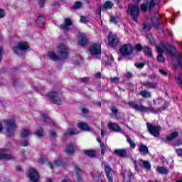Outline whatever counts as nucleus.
<instances>
[{
  "instance_id": "72a5a7b5",
  "label": "nucleus",
  "mask_w": 182,
  "mask_h": 182,
  "mask_svg": "<svg viewBox=\"0 0 182 182\" xmlns=\"http://www.w3.org/2000/svg\"><path fill=\"white\" fill-rule=\"evenodd\" d=\"M177 137H178V132H172L170 135L166 136V140H168V141H173V140H175Z\"/></svg>"
},
{
  "instance_id": "680f3d73",
  "label": "nucleus",
  "mask_w": 182,
  "mask_h": 182,
  "mask_svg": "<svg viewBox=\"0 0 182 182\" xmlns=\"http://www.w3.org/2000/svg\"><path fill=\"white\" fill-rule=\"evenodd\" d=\"M159 72L161 73V75H164V76H167V72L163 69H159Z\"/></svg>"
},
{
  "instance_id": "cd10ccee",
  "label": "nucleus",
  "mask_w": 182,
  "mask_h": 182,
  "mask_svg": "<svg viewBox=\"0 0 182 182\" xmlns=\"http://www.w3.org/2000/svg\"><path fill=\"white\" fill-rule=\"evenodd\" d=\"M65 154L67 156H73L75 154V146L73 144L66 146Z\"/></svg>"
},
{
  "instance_id": "f3484780",
  "label": "nucleus",
  "mask_w": 182,
  "mask_h": 182,
  "mask_svg": "<svg viewBox=\"0 0 182 182\" xmlns=\"http://www.w3.org/2000/svg\"><path fill=\"white\" fill-rule=\"evenodd\" d=\"M87 42H89V39H87L86 34H80L78 36V43L81 46H86V45H87Z\"/></svg>"
},
{
  "instance_id": "b1692460",
  "label": "nucleus",
  "mask_w": 182,
  "mask_h": 182,
  "mask_svg": "<svg viewBox=\"0 0 182 182\" xmlns=\"http://www.w3.org/2000/svg\"><path fill=\"white\" fill-rule=\"evenodd\" d=\"M139 164H140V166H141L143 168H146V170L151 169V164H150V162L149 161L140 159L139 161Z\"/></svg>"
},
{
  "instance_id": "9b49d317",
  "label": "nucleus",
  "mask_w": 182,
  "mask_h": 182,
  "mask_svg": "<svg viewBox=\"0 0 182 182\" xmlns=\"http://www.w3.org/2000/svg\"><path fill=\"white\" fill-rule=\"evenodd\" d=\"M161 0H152L149 3L146 2L141 5V10L144 11V12H146L147 11V8L149 11H151L156 5H159L160 4Z\"/></svg>"
},
{
  "instance_id": "58836bf2",
  "label": "nucleus",
  "mask_w": 182,
  "mask_h": 182,
  "mask_svg": "<svg viewBox=\"0 0 182 182\" xmlns=\"http://www.w3.org/2000/svg\"><path fill=\"white\" fill-rule=\"evenodd\" d=\"M156 171L160 174H167V173H168V170H167V168L161 166H157Z\"/></svg>"
},
{
  "instance_id": "2eb2a0df",
  "label": "nucleus",
  "mask_w": 182,
  "mask_h": 182,
  "mask_svg": "<svg viewBox=\"0 0 182 182\" xmlns=\"http://www.w3.org/2000/svg\"><path fill=\"white\" fill-rule=\"evenodd\" d=\"M72 25H73L72 20L69 18H64V24L60 26V28L63 31H69V26H72Z\"/></svg>"
},
{
  "instance_id": "c03bdc74",
  "label": "nucleus",
  "mask_w": 182,
  "mask_h": 182,
  "mask_svg": "<svg viewBox=\"0 0 182 182\" xmlns=\"http://www.w3.org/2000/svg\"><path fill=\"white\" fill-rule=\"evenodd\" d=\"M80 22H81V23H87V22H89V20H87V17L81 16L80 17Z\"/></svg>"
},
{
  "instance_id": "4d7b16f0",
  "label": "nucleus",
  "mask_w": 182,
  "mask_h": 182,
  "mask_svg": "<svg viewBox=\"0 0 182 182\" xmlns=\"http://www.w3.org/2000/svg\"><path fill=\"white\" fill-rule=\"evenodd\" d=\"M111 82H113L114 83H119V77H114L110 78Z\"/></svg>"
},
{
  "instance_id": "423d86ee",
  "label": "nucleus",
  "mask_w": 182,
  "mask_h": 182,
  "mask_svg": "<svg viewBox=\"0 0 182 182\" xmlns=\"http://www.w3.org/2000/svg\"><path fill=\"white\" fill-rule=\"evenodd\" d=\"M148 132L151 134V136H154V137H159L160 136V130H161V127L159 125H154L153 124L146 123Z\"/></svg>"
},
{
  "instance_id": "f8f14e48",
  "label": "nucleus",
  "mask_w": 182,
  "mask_h": 182,
  "mask_svg": "<svg viewBox=\"0 0 182 182\" xmlns=\"http://www.w3.org/2000/svg\"><path fill=\"white\" fill-rule=\"evenodd\" d=\"M89 50L91 55L96 56L102 53V46L100 44L95 43L90 46Z\"/></svg>"
},
{
  "instance_id": "473e14b6",
  "label": "nucleus",
  "mask_w": 182,
  "mask_h": 182,
  "mask_svg": "<svg viewBox=\"0 0 182 182\" xmlns=\"http://www.w3.org/2000/svg\"><path fill=\"white\" fill-rule=\"evenodd\" d=\"M139 95L144 99H150V97H151V92H150L146 90H141L140 92Z\"/></svg>"
},
{
  "instance_id": "69168bd1",
  "label": "nucleus",
  "mask_w": 182,
  "mask_h": 182,
  "mask_svg": "<svg viewBox=\"0 0 182 182\" xmlns=\"http://www.w3.org/2000/svg\"><path fill=\"white\" fill-rule=\"evenodd\" d=\"M148 77H149V79L154 80V79H156V74H152L151 75H149Z\"/></svg>"
},
{
  "instance_id": "37998d69",
  "label": "nucleus",
  "mask_w": 182,
  "mask_h": 182,
  "mask_svg": "<svg viewBox=\"0 0 182 182\" xmlns=\"http://www.w3.org/2000/svg\"><path fill=\"white\" fill-rule=\"evenodd\" d=\"M31 134V132H29V129H23L21 132V137H28Z\"/></svg>"
},
{
  "instance_id": "bb28decb",
  "label": "nucleus",
  "mask_w": 182,
  "mask_h": 182,
  "mask_svg": "<svg viewBox=\"0 0 182 182\" xmlns=\"http://www.w3.org/2000/svg\"><path fill=\"white\" fill-rule=\"evenodd\" d=\"M0 160H14V156L9 154H2V149H0Z\"/></svg>"
},
{
  "instance_id": "2f4dec72",
  "label": "nucleus",
  "mask_w": 182,
  "mask_h": 182,
  "mask_svg": "<svg viewBox=\"0 0 182 182\" xmlns=\"http://www.w3.org/2000/svg\"><path fill=\"white\" fill-rule=\"evenodd\" d=\"M66 136H75L79 134V131L75 128H68L65 133Z\"/></svg>"
},
{
  "instance_id": "c85d7f7f",
  "label": "nucleus",
  "mask_w": 182,
  "mask_h": 182,
  "mask_svg": "<svg viewBox=\"0 0 182 182\" xmlns=\"http://www.w3.org/2000/svg\"><path fill=\"white\" fill-rule=\"evenodd\" d=\"M133 178H134V174L131 171L127 172L126 175L124 176V181L125 182H132Z\"/></svg>"
},
{
  "instance_id": "393cba45",
  "label": "nucleus",
  "mask_w": 182,
  "mask_h": 182,
  "mask_svg": "<svg viewBox=\"0 0 182 182\" xmlns=\"http://www.w3.org/2000/svg\"><path fill=\"white\" fill-rule=\"evenodd\" d=\"M48 56L49 59H50L51 60H53L54 62H56L58 60H62L60 59V57H59V54H56L53 51H49L48 53Z\"/></svg>"
},
{
  "instance_id": "0eeeda50",
  "label": "nucleus",
  "mask_w": 182,
  "mask_h": 182,
  "mask_svg": "<svg viewBox=\"0 0 182 182\" xmlns=\"http://www.w3.org/2000/svg\"><path fill=\"white\" fill-rule=\"evenodd\" d=\"M164 49L167 50L168 53H169L171 56H176V55H177V48L170 45H166L164 46L163 48H161V47H157V52L159 55H163V52H164Z\"/></svg>"
},
{
  "instance_id": "dca6fc26",
  "label": "nucleus",
  "mask_w": 182,
  "mask_h": 182,
  "mask_svg": "<svg viewBox=\"0 0 182 182\" xmlns=\"http://www.w3.org/2000/svg\"><path fill=\"white\" fill-rule=\"evenodd\" d=\"M114 154H115V156H118V157L124 159L126 156H127V150H126V149H114Z\"/></svg>"
},
{
  "instance_id": "ea45409f",
  "label": "nucleus",
  "mask_w": 182,
  "mask_h": 182,
  "mask_svg": "<svg viewBox=\"0 0 182 182\" xmlns=\"http://www.w3.org/2000/svg\"><path fill=\"white\" fill-rule=\"evenodd\" d=\"M75 172L76 173L77 181H82V176H80L82 171H80V168H79L78 167H75Z\"/></svg>"
},
{
  "instance_id": "4468645a",
  "label": "nucleus",
  "mask_w": 182,
  "mask_h": 182,
  "mask_svg": "<svg viewBox=\"0 0 182 182\" xmlns=\"http://www.w3.org/2000/svg\"><path fill=\"white\" fill-rule=\"evenodd\" d=\"M109 45L112 48H116L119 45V38L117 36L110 34L108 37Z\"/></svg>"
},
{
  "instance_id": "20e7f679",
  "label": "nucleus",
  "mask_w": 182,
  "mask_h": 182,
  "mask_svg": "<svg viewBox=\"0 0 182 182\" xmlns=\"http://www.w3.org/2000/svg\"><path fill=\"white\" fill-rule=\"evenodd\" d=\"M127 12L133 21L137 22L139 20V15H140V8H139L137 5L129 4L128 6Z\"/></svg>"
},
{
  "instance_id": "49530a36",
  "label": "nucleus",
  "mask_w": 182,
  "mask_h": 182,
  "mask_svg": "<svg viewBox=\"0 0 182 182\" xmlns=\"http://www.w3.org/2000/svg\"><path fill=\"white\" fill-rule=\"evenodd\" d=\"M157 60H158V62L164 63V62H165L166 58H164V56H163V54H158Z\"/></svg>"
},
{
  "instance_id": "774afa93",
  "label": "nucleus",
  "mask_w": 182,
  "mask_h": 182,
  "mask_svg": "<svg viewBox=\"0 0 182 182\" xmlns=\"http://www.w3.org/2000/svg\"><path fill=\"white\" fill-rule=\"evenodd\" d=\"M38 3L41 8L43 6V5H45V2L43 0H40Z\"/></svg>"
},
{
  "instance_id": "338daca9",
  "label": "nucleus",
  "mask_w": 182,
  "mask_h": 182,
  "mask_svg": "<svg viewBox=\"0 0 182 182\" xmlns=\"http://www.w3.org/2000/svg\"><path fill=\"white\" fill-rule=\"evenodd\" d=\"M82 112L84 113V114H87V113H89V110H87L86 108H82Z\"/></svg>"
},
{
  "instance_id": "0e129e2a",
  "label": "nucleus",
  "mask_w": 182,
  "mask_h": 182,
  "mask_svg": "<svg viewBox=\"0 0 182 182\" xmlns=\"http://www.w3.org/2000/svg\"><path fill=\"white\" fill-rule=\"evenodd\" d=\"M136 171H139V166L137 165V161H134Z\"/></svg>"
},
{
  "instance_id": "79ce46f5",
  "label": "nucleus",
  "mask_w": 182,
  "mask_h": 182,
  "mask_svg": "<svg viewBox=\"0 0 182 182\" xmlns=\"http://www.w3.org/2000/svg\"><path fill=\"white\" fill-rule=\"evenodd\" d=\"M82 4L80 1H75L74 5L72 6L73 9H80V8L82 6Z\"/></svg>"
},
{
  "instance_id": "c756f323",
  "label": "nucleus",
  "mask_w": 182,
  "mask_h": 182,
  "mask_svg": "<svg viewBox=\"0 0 182 182\" xmlns=\"http://www.w3.org/2000/svg\"><path fill=\"white\" fill-rule=\"evenodd\" d=\"M113 62H114L113 55H109V57H105L103 58V63H105L106 66H110Z\"/></svg>"
},
{
  "instance_id": "aec40b11",
  "label": "nucleus",
  "mask_w": 182,
  "mask_h": 182,
  "mask_svg": "<svg viewBox=\"0 0 182 182\" xmlns=\"http://www.w3.org/2000/svg\"><path fill=\"white\" fill-rule=\"evenodd\" d=\"M142 86H144L146 89H156V87H157V82L145 81L142 82Z\"/></svg>"
},
{
  "instance_id": "39448f33",
  "label": "nucleus",
  "mask_w": 182,
  "mask_h": 182,
  "mask_svg": "<svg viewBox=\"0 0 182 182\" xmlns=\"http://www.w3.org/2000/svg\"><path fill=\"white\" fill-rule=\"evenodd\" d=\"M57 53L61 60H65L69 56V48L65 44H60L57 46Z\"/></svg>"
},
{
  "instance_id": "7c9ffc66",
  "label": "nucleus",
  "mask_w": 182,
  "mask_h": 182,
  "mask_svg": "<svg viewBox=\"0 0 182 182\" xmlns=\"http://www.w3.org/2000/svg\"><path fill=\"white\" fill-rule=\"evenodd\" d=\"M77 126L81 130H84V132H89L90 130L89 125L85 122H79Z\"/></svg>"
},
{
  "instance_id": "de8ad7c7",
  "label": "nucleus",
  "mask_w": 182,
  "mask_h": 182,
  "mask_svg": "<svg viewBox=\"0 0 182 182\" xmlns=\"http://www.w3.org/2000/svg\"><path fill=\"white\" fill-rule=\"evenodd\" d=\"M41 117L43 120H44V122H50V119H49V117H48V115L46 114H42Z\"/></svg>"
},
{
  "instance_id": "a211bd4d",
  "label": "nucleus",
  "mask_w": 182,
  "mask_h": 182,
  "mask_svg": "<svg viewBox=\"0 0 182 182\" xmlns=\"http://www.w3.org/2000/svg\"><path fill=\"white\" fill-rule=\"evenodd\" d=\"M139 151L141 156H146V154H150V151H149V147L144 144H141L139 145Z\"/></svg>"
},
{
  "instance_id": "052dcab7",
  "label": "nucleus",
  "mask_w": 182,
  "mask_h": 182,
  "mask_svg": "<svg viewBox=\"0 0 182 182\" xmlns=\"http://www.w3.org/2000/svg\"><path fill=\"white\" fill-rule=\"evenodd\" d=\"M5 16V11L4 9H0V18H4Z\"/></svg>"
},
{
  "instance_id": "13d9d810",
  "label": "nucleus",
  "mask_w": 182,
  "mask_h": 182,
  "mask_svg": "<svg viewBox=\"0 0 182 182\" xmlns=\"http://www.w3.org/2000/svg\"><path fill=\"white\" fill-rule=\"evenodd\" d=\"M125 77H127V79H132V77H133V74H132L130 72H128L125 74Z\"/></svg>"
},
{
  "instance_id": "f704fd0d",
  "label": "nucleus",
  "mask_w": 182,
  "mask_h": 182,
  "mask_svg": "<svg viewBox=\"0 0 182 182\" xmlns=\"http://www.w3.org/2000/svg\"><path fill=\"white\" fill-rule=\"evenodd\" d=\"M143 50L147 56H149V58H153V52H151V49L149 48V46H144L143 48Z\"/></svg>"
},
{
  "instance_id": "09e8293b",
  "label": "nucleus",
  "mask_w": 182,
  "mask_h": 182,
  "mask_svg": "<svg viewBox=\"0 0 182 182\" xmlns=\"http://www.w3.org/2000/svg\"><path fill=\"white\" fill-rule=\"evenodd\" d=\"M109 22H111L112 23H117V17L110 16Z\"/></svg>"
},
{
  "instance_id": "6e6552de",
  "label": "nucleus",
  "mask_w": 182,
  "mask_h": 182,
  "mask_svg": "<svg viewBox=\"0 0 182 182\" xmlns=\"http://www.w3.org/2000/svg\"><path fill=\"white\" fill-rule=\"evenodd\" d=\"M14 53L16 55H19V51L25 52V50H28L29 49V43L26 42H18L17 46L12 48Z\"/></svg>"
},
{
  "instance_id": "e433bc0d",
  "label": "nucleus",
  "mask_w": 182,
  "mask_h": 182,
  "mask_svg": "<svg viewBox=\"0 0 182 182\" xmlns=\"http://www.w3.org/2000/svg\"><path fill=\"white\" fill-rule=\"evenodd\" d=\"M84 154L88 157H95L96 156V151L95 150H85Z\"/></svg>"
},
{
  "instance_id": "8fccbe9b",
  "label": "nucleus",
  "mask_w": 182,
  "mask_h": 182,
  "mask_svg": "<svg viewBox=\"0 0 182 182\" xmlns=\"http://www.w3.org/2000/svg\"><path fill=\"white\" fill-rule=\"evenodd\" d=\"M182 140H178L173 143L172 146L178 147V146H181Z\"/></svg>"
},
{
  "instance_id": "412c9836",
  "label": "nucleus",
  "mask_w": 182,
  "mask_h": 182,
  "mask_svg": "<svg viewBox=\"0 0 182 182\" xmlns=\"http://www.w3.org/2000/svg\"><path fill=\"white\" fill-rule=\"evenodd\" d=\"M107 127L109 128V130H112V132H122V128L119 126V124L116 123H109L107 124Z\"/></svg>"
},
{
  "instance_id": "a18cd8bd",
  "label": "nucleus",
  "mask_w": 182,
  "mask_h": 182,
  "mask_svg": "<svg viewBox=\"0 0 182 182\" xmlns=\"http://www.w3.org/2000/svg\"><path fill=\"white\" fill-rule=\"evenodd\" d=\"M145 65H146V63H135V66L138 69H143V68H144Z\"/></svg>"
},
{
  "instance_id": "9d476101",
  "label": "nucleus",
  "mask_w": 182,
  "mask_h": 182,
  "mask_svg": "<svg viewBox=\"0 0 182 182\" xmlns=\"http://www.w3.org/2000/svg\"><path fill=\"white\" fill-rule=\"evenodd\" d=\"M134 50V47L131 44H124L122 46L119 50V52L122 56H129L133 53Z\"/></svg>"
},
{
  "instance_id": "4c0bfd02",
  "label": "nucleus",
  "mask_w": 182,
  "mask_h": 182,
  "mask_svg": "<svg viewBox=\"0 0 182 182\" xmlns=\"http://www.w3.org/2000/svg\"><path fill=\"white\" fill-rule=\"evenodd\" d=\"M127 137V141L129 143L131 149H136V143H134V141H133L129 135H126Z\"/></svg>"
},
{
  "instance_id": "6e6d98bb",
  "label": "nucleus",
  "mask_w": 182,
  "mask_h": 182,
  "mask_svg": "<svg viewBox=\"0 0 182 182\" xmlns=\"http://www.w3.org/2000/svg\"><path fill=\"white\" fill-rule=\"evenodd\" d=\"M142 49H143V48L141 47V44H137L135 46V50H138L139 52L141 51Z\"/></svg>"
},
{
  "instance_id": "ddd939ff",
  "label": "nucleus",
  "mask_w": 182,
  "mask_h": 182,
  "mask_svg": "<svg viewBox=\"0 0 182 182\" xmlns=\"http://www.w3.org/2000/svg\"><path fill=\"white\" fill-rule=\"evenodd\" d=\"M28 178H30L31 181L37 182L39 180V174L38 171L35 170V168H31L28 170Z\"/></svg>"
},
{
  "instance_id": "bf43d9fd",
  "label": "nucleus",
  "mask_w": 182,
  "mask_h": 182,
  "mask_svg": "<svg viewBox=\"0 0 182 182\" xmlns=\"http://www.w3.org/2000/svg\"><path fill=\"white\" fill-rule=\"evenodd\" d=\"M28 144H29V143L28 142V141H24L23 142L21 143V146L22 147H28Z\"/></svg>"
},
{
  "instance_id": "864d4df0",
  "label": "nucleus",
  "mask_w": 182,
  "mask_h": 182,
  "mask_svg": "<svg viewBox=\"0 0 182 182\" xmlns=\"http://www.w3.org/2000/svg\"><path fill=\"white\" fill-rule=\"evenodd\" d=\"M89 80H90V78H89V77L80 78V82H83L84 83H87Z\"/></svg>"
},
{
  "instance_id": "1a4fd4ad",
  "label": "nucleus",
  "mask_w": 182,
  "mask_h": 182,
  "mask_svg": "<svg viewBox=\"0 0 182 182\" xmlns=\"http://www.w3.org/2000/svg\"><path fill=\"white\" fill-rule=\"evenodd\" d=\"M47 97H49L50 100H51V102L54 103V105H62V100H60V94L56 92L52 91L48 92L47 95Z\"/></svg>"
},
{
  "instance_id": "4be33fe9",
  "label": "nucleus",
  "mask_w": 182,
  "mask_h": 182,
  "mask_svg": "<svg viewBox=\"0 0 182 182\" xmlns=\"http://www.w3.org/2000/svg\"><path fill=\"white\" fill-rule=\"evenodd\" d=\"M112 8H113V2L110 1H107L105 2L103 6L99 8V11L100 12H101V11H105V10L112 9Z\"/></svg>"
},
{
  "instance_id": "a878e982",
  "label": "nucleus",
  "mask_w": 182,
  "mask_h": 182,
  "mask_svg": "<svg viewBox=\"0 0 182 182\" xmlns=\"http://www.w3.org/2000/svg\"><path fill=\"white\" fill-rule=\"evenodd\" d=\"M46 21V19L45 18V16L40 15L36 20V23L38 28H44Z\"/></svg>"
},
{
  "instance_id": "a19ab883",
  "label": "nucleus",
  "mask_w": 182,
  "mask_h": 182,
  "mask_svg": "<svg viewBox=\"0 0 182 182\" xmlns=\"http://www.w3.org/2000/svg\"><path fill=\"white\" fill-rule=\"evenodd\" d=\"M34 134L38 136L40 139L41 137H43V129L42 128H39L35 132Z\"/></svg>"
},
{
  "instance_id": "6ab92c4d",
  "label": "nucleus",
  "mask_w": 182,
  "mask_h": 182,
  "mask_svg": "<svg viewBox=\"0 0 182 182\" xmlns=\"http://www.w3.org/2000/svg\"><path fill=\"white\" fill-rule=\"evenodd\" d=\"M105 171L106 176L108 178V181L113 182V176H112V168H110V166L105 165Z\"/></svg>"
},
{
  "instance_id": "e2e57ef3",
  "label": "nucleus",
  "mask_w": 182,
  "mask_h": 182,
  "mask_svg": "<svg viewBox=\"0 0 182 182\" xmlns=\"http://www.w3.org/2000/svg\"><path fill=\"white\" fill-rule=\"evenodd\" d=\"M178 62L179 66H181V68H182V57H181V55H179Z\"/></svg>"
},
{
  "instance_id": "f03ea898",
  "label": "nucleus",
  "mask_w": 182,
  "mask_h": 182,
  "mask_svg": "<svg viewBox=\"0 0 182 182\" xmlns=\"http://www.w3.org/2000/svg\"><path fill=\"white\" fill-rule=\"evenodd\" d=\"M16 132V123L14 119H8L5 123V135L6 137H14Z\"/></svg>"
},
{
  "instance_id": "603ef678",
  "label": "nucleus",
  "mask_w": 182,
  "mask_h": 182,
  "mask_svg": "<svg viewBox=\"0 0 182 182\" xmlns=\"http://www.w3.org/2000/svg\"><path fill=\"white\" fill-rule=\"evenodd\" d=\"M176 152L177 153L178 156H179V157H182V149L181 148L176 149Z\"/></svg>"
},
{
  "instance_id": "f257e3e1",
  "label": "nucleus",
  "mask_w": 182,
  "mask_h": 182,
  "mask_svg": "<svg viewBox=\"0 0 182 182\" xmlns=\"http://www.w3.org/2000/svg\"><path fill=\"white\" fill-rule=\"evenodd\" d=\"M153 102L154 105L158 103V105H161V107L159 108V110H154V108L151 107H144V105L142 104L139 105L133 101L129 102L128 105L132 109H134V110H136L137 112H141V113H149V112H150V113H157L159 111L161 112V110H166V109H167V104H166V101H164L163 99L158 98L156 102V100H154Z\"/></svg>"
},
{
  "instance_id": "5701e85b",
  "label": "nucleus",
  "mask_w": 182,
  "mask_h": 182,
  "mask_svg": "<svg viewBox=\"0 0 182 182\" xmlns=\"http://www.w3.org/2000/svg\"><path fill=\"white\" fill-rule=\"evenodd\" d=\"M110 110L112 112V114H110L109 115L111 119H119V117L117 116V114H119V109H117V107H116V106H111Z\"/></svg>"
},
{
  "instance_id": "5fc2aeb1",
  "label": "nucleus",
  "mask_w": 182,
  "mask_h": 182,
  "mask_svg": "<svg viewBox=\"0 0 182 182\" xmlns=\"http://www.w3.org/2000/svg\"><path fill=\"white\" fill-rule=\"evenodd\" d=\"M49 135L50 136V137H57L58 134H56V132L55 131H50L49 132Z\"/></svg>"
},
{
  "instance_id": "c9c22d12",
  "label": "nucleus",
  "mask_w": 182,
  "mask_h": 182,
  "mask_svg": "<svg viewBox=\"0 0 182 182\" xmlns=\"http://www.w3.org/2000/svg\"><path fill=\"white\" fill-rule=\"evenodd\" d=\"M60 166H62V161H55L54 164H52V163H48V166L51 170H53L55 167H59Z\"/></svg>"
},
{
  "instance_id": "3c124183",
  "label": "nucleus",
  "mask_w": 182,
  "mask_h": 182,
  "mask_svg": "<svg viewBox=\"0 0 182 182\" xmlns=\"http://www.w3.org/2000/svg\"><path fill=\"white\" fill-rule=\"evenodd\" d=\"M146 38L150 41L151 43H154V38H153V36L151 34H147Z\"/></svg>"
},
{
  "instance_id": "7ed1b4c3",
  "label": "nucleus",
  "mask_w": 182,
  "mask_h": 182,
  "mask_svg": "<svg viewBox=\"0 0 182 182\" xmlns=\"http://www.w3.org/2000/svg\"><path fill=\"white\" fill-rule=\"evenodd\" d=\"M152 23V26L155 29H159V27L160 26V21L159 20V17H154L151 19H147L146 21L144 23L143 26V30L146 31V32H148V31H150L151 29V24L150 23Z\"/></svg>"
}]
</instances>
